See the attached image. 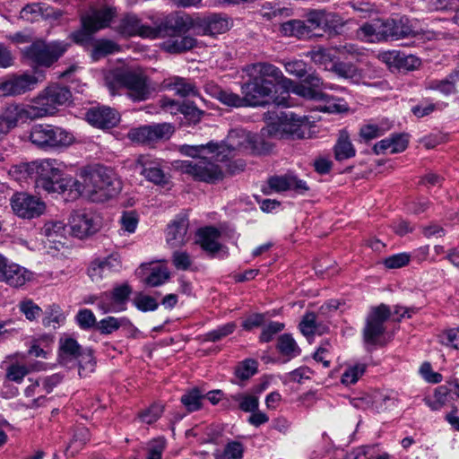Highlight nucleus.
I'll list each match as a JSON object with an SVG mask.
<instances>
[{
  "label": "nucleus",
  "instance_id": "nucleus-49",
  "mask_svg": "<svg viewBox=\"0 0 459 459\" xmlns=\"http://www.w3.org/2000/svg\"><path fill=\"white\" fill-rule=\"evenodd\" d=\"M180 114L184 116L188 125H196L201 121L204 112L198 108L194 102L185 100L182 101Z\"/></svg>",
  "mask_w": 459,
  "mask_h": 459
},
{
  "label": "nucleus",
  "instance_id": "nucleus-2",
  "mask_svg": "<svg viewBox=\"0 0 459 459\" xmlns=\"http://www.w3.org/2000/svg\"><path fill=\"white\" fill-rule=\"evenodd\" d=\"M244 71L249 76V81L242 85L241 93L247 106H264L269 103L277 84L283 82L287 86L292 83L278 67L270 63L247 65Z\"/></svg>",
  "mask_w": 459,
  "mask_h": 459
},
{
  "label": "nucleus",
  "instance_id": "nucleus-54",
  "mask_svg": "<svg viewBox=\"0 0 459 459\" xmlns=\"http://www.w3.org/2000/svg\"><path fill=\"white\" fill-rule=\"evenodd\" d=\"M236 329L235 323H227L225 325L218 326L204 334V340L206 342H218L222 338L230 335Z\"/></svg>",
  "mask_w": 459,
  "mask_h": 459
},
{
  "label": "nucleus",
  "instance_id": "nucleus-42",
  "mask_svg": "<svg viewBox=\"0 0 459 459\" xmlns=\"http://www.w3.org/2000/svg\"><path fill=\"white\" fill-rule=\"evenodd\" d=\"M119 51V46L112 40L100 39L92 44L91 57L94 61Z\"/></svg>",
  "mask_w": 459,
  "mask_h": 459
},
{
  "label": "nucleus",
  "instance_id": "nucleus-64",
  "mask_svg": "<svg viewBox=\"0 0 459 459\" xmlns=\"http://www.w3.org/2000/svg\"><path fill=\"white\" fill-rule=\"evenodd\" d=\"M75 319L78 325L84 330L90 329L96 325V317L93 312L87 308L79 310Z\"/></svg>",
  "mask_w": 459,
  "mask_h": 459
},
{
  "label": "nucleus",
  "instance_id": "nucleus-50",
  "mask_svg": "<svg viewBox=\"0 0 459 459\" xmlns=\"http://www.w3.org/2000/svg\"><path fill=\"white\" fill-rule=\"evenodd\" d=\"M169 272L164 266L152 267L150 274L145 278V283L151 287H158L164 284L169 279Z\"/></svg>",
  "mask_w": 459,
  "mask_h": 459
},
{
  "label": "nucleus",
  "instance_id": "nucleus-63",
  "mask_svg": "<svg viewBox=\"0 0 459 459\" xmlns=\"http://www.w3.org/2000/svg\"><path fill=\"white\" fill-rule=\"evenodd\" d=\"M20 311L28 320H34L41 314V308L31 299H25L19 303Z\"/></svg>",
  "mask_w": 459,
  "mask_h": 459
},
{
  "label": "nucleus",
  "instance_id": "nucleus-58",
  "mask_svg": "<svg viewBox=\"0 0 459 459\" xmlns=\"http://www.w3.org/2000/svg\"><path fill=\"white\" fill-rule=\"evenodd\" d=\"M307 56H310L315 64L324 66L325 70H331V66L333 63L328 50L325 48L311 50L308 52Z\"/></svg>",
  "mask_w": 459,
  "mask_h": 459
},
{
  "label": "nucleus",
  "instance_id": "nucleus-53",
  "mask_svg": "<svg viewBox=\"0 0 459 459\" xmlns=\"http://www.w3.org/2000/svg\"><path fill=\"white\" fill-rule=\"evenodd\" d=\"M459 79V72L450 74L447 78L441 81H433L430 83V88L433 90L439 91L445 95L455 93V82Z\"/></svg>",
  "mask_w": 459,
  "mask_h": 459
},
{
  "label": "nucleus",
  "instance_id": "nucleus-6",
  "mask_svg": "<svg viewBox=\"0 0 459 459\" xmlns=\"http://www.w3.org/2000/svg\"><path fill=\"white\" fill-rule=\"evenodd\" d=\"M267 117L264 130L273 137L302 139L310 133L312 125L306 116H299L290 111H281L279 114L268 112Z\"/></svg>",
  "mask_w": 459,
  "mask_h": 459
},
{
  "label": "nucleus",
  "instance_id": "nucleus-62",
  "mask_svg": "<svg viewBox=\"0 0 459 459\" xmlns=\"http://www.w3.org/2000/svg\"><path fill=\"white\" fill-rule=\"evenodd\" d=\"M332 345L328 341L324 342L314 354V359L321 362L325 368H329L331 364Z\"/></svg>",
  "mask_w": 459,
  "mask_h": 459
},
{
  "label": "nucleus",
  "instance_id": "nucleus-27",
  "mask_svg": "<svg viewBox=\"0 0 459 459\" xmlns=\"http://www.w3.org/2000/svg\"><path fill=\"white\" fill-rule=\"evenodd\" d=\"M4 273V275L2 282H5L6 284L15 288L23 286L32 277L31 273L26 268L9 260L7 261Z\"/></svg>",
  "mask_w": 459,
  "mask_h": 459
},
{
  "label": "nucleus",
  "instance_id": "nucleus-34",
  "mask_svg": "<svg viewBox=\"0 0 459 459\" xmlns=\"http://www.w3.org/2000/svg\"><path fill=\"white\" fill-rule=\"evenodd\" d=\"M356 154V150L351 143L346 131H342L334 145V156L339 161L351 159Z\"/></svg>",
  "mask_w": 459,
  "mask_h": 459
},
{
  "label": "nucleus",
  "instance_id": "nucleus-61",
  "mask_svg": "<svg viewBox=\"0 0 459 459\" xmlns=\"http://www.w3.org/2000/svg\"><path fill=\"white\" fill-rule=\"evenodd\" d=\"M163 412V406L160 404L154 403L148 409L139 413L138 417L140 420L146 424H152L157 421Z\"/></svg>",
  "mask_w": 459,
  "mask_h": 459
},
{
  "label": "nucleus",
  "instance_id": "nucleus-44",
  "mask_svg": "<svg viewBox=\"0 0 459 459\" xmlns=\"http://www.w3.org/2000/svg\"><path fill=\"white\" fill-rule=\"evenodd\" d=\"M391 128V124L387 121L379 124H368L360 128L359 134L366 140L370 141L383 135Z\"/></svg>",
  "mask_w": 459,
  "mask_h": 459
},
{
  "label": "nucleus",
  "instance_id": "nucleus-36",
  "mask_svg": "<svg viewBox=\"0 0 459 459\" xmlns=\"http://www.w3.org/2000/svg\"><path fill=\"white\" fill-rule=\"evenodd\" d=\"M171 39L163 43V48L169 53H180L192 49L195 46V39L189 36L170 37Z\"/></svg>",
  "mask_w": 459,
  "mask_h": 459
},
{
  "label": "nucleus",
  "instance_id": "nucleus-37",
  "mask_svg": "<svg viewBox=\"0 0 459 459\" xmlns=\"http://www.w3.org/2000/svg\"><path fill=\"white\" fill-rule=\"evenodd\" d=\"M89 302L95 303L98 309L101 311L102 314L122 312L121 307L115 299H113V296L110 292H103L99 296H93Z\"/></svg>",
  "mask_w": 459,
  "mask_h": 459
},
{
  "label": "nucleus",
  "instance_id": "nucleus-22",
  "mask_svg": "<svg viewBox=\"0 0 459 459\" xmlns=\"http://www.w3.org/2000/svg\"><path fill=\"white\" fill-rule=\"evenodd\" d=\"M87 121L98 128H111L120 120L119 113L107 106L92 108L86 113Z\"/></svg>",
  "mask_w": 459,
  "mask_h": 459
},
{
  "label": "nucleus",
  "instance_id": "nucleus-31",
  "mask_svg": "<svg viewBox=\"0 0 459 459\" xmlns=\"http://www.w3.org/2000/svg\"><path fill=\"white\" fill-rule=\"evenodd\" d=\"M231 25L225 15L213 13L204 17L201 22V28L205 35L215 36L225 33Z\"/></svg>",
  "mask_w": 459,
  "mask_h": 459
},
{
  "label": "nucleus",
  "instance_id": "nucleus-52",
  "mask_svg": "<svg viewBox=\"0 0 459 459\" xmlns=\"http://www.w3.org/2000/svg\"><path fill=\"white\" fill-rule=\"evenodd\" d=\"M277 347L280 352L285 356L296 357L300 353L298 344L290 334L281 335L278 340Z\"/></svg>",
  "mask_w": 459,
  "mask_h": 459
},
{
  "label": "nucleus",
  "instance_id": "nucleus-33",
  "mask_svg": "<svg viewBox=\"0 0 459 459\" xmlns=\"http://www.w3.org/2000/svg\"><path fill=\"white\" fill-rule=\"evenodd\" d=\"M280 31L285 37H294L298 39H307L312 37L304 20L291 19L284 22L281 24Z\"/></svg>",
  "mask_w": 459,
  "mask_h": 459
},
{
  "label": "nucleus",
  "instance_id": "nucleus-51",
  "mask_svg": "<svg viewBox=\"0 0 459 459\" xmlns=\"http://www.w3.org/2000/svg\"><path fill=\"white\" fill-rule=\"evenodd\" d=\"M90 440L89 429L83 426H78L74 430L73 439L67 447L71 454H76Z\"/></svg>",
  "mask_w": 459,
  "mask_h": 459
},
{
  "label": "nucleus",
  "instance_id": "nucleus-57",
  "mask_svg": "<svg viewBox=\"0 0 459 459\" xmlns=\"http://www.w3.org/2000/svg\"><path fill=\"white\" fill-rule=\"evenodd\" d=\"M202 398L203 396L200 394V391L196 388H194L182 395L181 403L188 411H195L201 408Z\"/></svg>",
  "mask_w": 459,
  "mask_h": 459
},
{
  "label": "nucleus",
  "instance_id": "nucleus-17",
  "mask_svg": "<svg viewBox=\"0 0 459 459\" xmlns=\"http://www.w3.org/2000/svg\"><path fill=\"white\" fill-rule=\"evenodd\" d=\"M304 18L312 36L313 31L316 29H322L325 31H336L338 28L342 26L339 15L328 13L324 9H309L304 14Z\"/></svg>",
  "mask_w": 459,
  "mask_h": 459
},
{
  "label": "nucleus",
  "instance_id": "nucleus-1",
  "mask_svg": "<svg viewBox=\"0 0 459 459\" xmlns=\"http://www.w3.org/2000/svg\"><path fill=\"white\" fill-rule=\"evenodd\" d=\"M250 144L249 135L245 131H231L225 143L221 144L209 142L206 144L178 147L181 154L194 158V160H178L176 169L196 181L213 184L221 180L225 173L233 175L244 170L245 162L232 160L237 152L247 149Z\"/></svg>",
  "mask_w": 459,
  "mask_h": 459
},
{
  "label": "nucleus",
  "instance_id": "nucleus-19",
  "mask_svg": "<svg viewBox=\"0 0 459 459\" xmlns=\"http://www.w3.org/2000/svg\"><path fill=\"white\" fill-rule=\"evenodd\" d=\"M38 82V78L28 73L13 74L0 82V97L22 95L32 91Z\"/></svg>",
  "mask_w": 459,
  "mask_h": 459
},
{
  "label": "nucleus",
  "instance_id": "nucleus-16",
  "mask_svg": "<svg viewBox=\"0 0 459 459\" xmlns=\"http://www.w3.org/2000/svg\"><path fill=\"white\" fill-rule=\"evenodd\" d=\"M173 132L174 127L171 124L161 123L133 128L127 136L133 142L150 144L159 140L169 139Z\"/></svg>",
  "mask_w": 459,
  "mask_h": 459
},
{
  "label": "nucleus",
  "instance_id": "nucleus-40",
  "mask_svg": "<svg viewBox=\"0 0 459 459\" xmlns=\"http://www.w3.org/2000/svg\"><path fill=\"white\" fill-rule=\"evenodd\" d=\"M244 445L240 441H229L223 450H217L214 453L215 459H242L244 455Z\"/></svg>",
  "mask_w": 459,
  "mask_h": 459
},
{
  "label": "nucleus",
  "instance_id": "nucleus-14",
  "mask_svg": "<svg viewBox=\"0 0 459 459\" xmlns=\"http://www.w3.org/2000/svg\"><path fill=\"white\" fill-rule=\"evenodd\" d=\"M122 259L119 254L112 253L106 257H97L91 261L87 274L94 282H100L113 273L122 270Z\"/></svg>",
  "mask_w": 459,
  "mask_h": 459
},
{
  "label": "nucleus",
  "instance_id": "nucleus-30",
  "mask_svg": "<svg viewBox=\"0 0 459 459\" xmlns=\"http://www.w3.org/2000/svg\"><path fill=\"white\" fill-rule=\"evenodd\" d=\"M162 86L166 90L174 91L176 95L182 98L198 95V90L195 83L183 77L173 76L165 79Z\"/></svg>",
  "mask_w": 459,
  "mask_h": 459
},
{
  "label": "nucleus",
  "instance_id": "nucleus-13",
  "mask_svg": "<svg viewBox=\"0 0 459 459\" xmlns=\"http://www.w3.org/2000/svg\"><path fill=\"white\" fill-rule=\"evenodd\" d=\"M191 27V20L186 15L171 13L159 22H154L152 29H147L149 39L176 37L186 32Z\"/></svg>",
  "mask_w": 459,
  "mask_h": 459
},
{
  "label": "nucleus",
  "instance_id": "nucleus-45",
  "mask_svg": "<svg viewBox=\"0 0 459 459\" xmlns=\"http://www.w3.org/2000/svg\"><path fill=\"white\" fill-rule=\"evenodd\" d=\"M65 232V226L60 221H47L41 229V233L52 242H59V238H63Z\"/></svg>",
  "mask_w": 459,
  "mask_h": 459
},
{
  "label": "nucleus",
  "instance_id": "nucleus-59",
  "mask_svg": "<svg viewBox=\"0 0 459 459\" xmlns=\"http://www.w3.org/2000/svg\"><path fill=\"white\" fill-rule=\"evenodd\" d=\"M217 99L224 105L240 108L247 106L245 100V97H240L239 95L227 91H220L217 95Z\"/></svg>",
  "mask_w": 459,
  "mask_h": 459
},
{
  "label": "nucleus",
  "instance_id": "nucleus-15",
  "mask_svg": "<svg viewBox=\"0 0 459 459\" xmlns=\"http://www.w3.org/2000/svg\"><path fill=\"white\" fill-rule=\"evenodd\" d=\"M12 209L16 215L33 219L43 214L46 204L39 197L27 193H16L11 199Z\"/></svg>",
  "mask_w": 459,
  "mask_h": 459
},
{
  "label": "nucleus",
  "instance_id": "nucleus-4",
  "mask_svg": "<svg viewBox=\"0 0 459 459\" xmlns=\"http://www.w3.org/2000/svg\"><path fill=\"white\" fill-rule=\"evenodd\" d=\"M80 176L82 181L79 180V197L83 195L92 202H105L120 191V182L105 167L84 169Z\"/></svg>",
  "mask_w": 459,
  "mask_h": 459
},
{
  "label": "nucleus",
  "instance_id": "nucleus-10",
  "mask_svg": "<svg viewBox=\"0 0 459 459\" xmlns=\"http://www.w3.org/2000/svg\"><path fill=\"white\" fill-rule=\"evenodd\" d=\"M70 44L65 41L36 40L24 49L25 57L38 66L50 67L68 49Z\"/></svg>",
  "mask_w": 459,
  "mask_h": 459
},
{
  "label": "nucleus",
  "instance_id": "nucleus-38",
  "mask_svg": "<svg viewBox=\"0 0 459 459\" xmlns=\"http://www.w3.org/2000/svg\"><path fill=\"white\" fill-rule=\"evenodd\" d=\"M130 325V320L125 316H107L97 324V328L102 334H110L120 327H128Z\"/></svg>",
  "mask_w": 459,
  "mask_h": 459
},
{
  "label": "nucleus",
  "instance_id": "nucleus-23",
  "mask_svg": "<svg viewBox=\"0 0 459 459\" xmlns=\"http://www.w3.org/2000/svg\"><path fill=\"white\" fill-rule=\"evenodd\" d=\"M188 220L186 216L175 219L167 229L166 241L172 247H179L188 240Z\"/></svg>",
  "mask_w": 459,
  "mask_h": 459
},
{
  "label": "nucleus",
  "instance_id": "nucleus-12",
  "mask_svg": "<svg viewBox=\"0 0 459 459\" xmlns=\"http://www.w3.org/2000/svg\"><path fill=\"white\" fill-rule=\"evenodd\" d=\"M59 350L62 359H74V365H78L81 377L93 370L95 363L91 350H82L75 339L72 337L61 338Z\"/></svg>",
  "mask_w": 459,
  "mask_h": 459
},
{
  "label": "nucleus",
  "instance_id": "nucleus-8",
  "mask_svg": "<svg viewBox=\"0 0 459 459\" xmlns=\"http://www.w3.org/2000/svg\"><path fill=\"white\" fill-rule=\"evenodd\" d=\"M117 14V9L112 6H103L92 9L82 18V29L72 34L73 40L79 45L88 47L94 42L92 35L100 30L109 26Z\"/></svg>",
  "mask_w": 459,
  "mask_h": 459
},
{
  "label": "nucleus",
  "instance_id": "nucleus-18",
  "mask_svg": "<svg viewBox=\"0 0 459 459\" xmlns=\"http://www.w3.org/2000/svg\"><path fill=\"white\" fill-rule=\"evenodd\" d=\"M135 168L146 180L164 186L168 183V177L162 169V160L149 154L140 155L135 161Z\"/></svg>",
  "mask_w": 459,
  "mask_h": 459
},
{
  "label": "nucleus",
  "instance_id": "nucleus-41",
  "mask_svg": "<svg viewBox=\"0 0 459 459\" xmlns=\"http://www.w3.org/2000/svg\"><path fill=\"white\" fill-rule=\"evenodd\" d=\"M331 70L333 71L338 76L351 80L352 82H359L361 79L359 71L354 65L351 63H334L332 65Z\"/></svg>",
  "mask_w": 459,
  "mask_h": 459
},
{
  "label": "nucleus",
  "instance_id": "nucleus-7",
  "mask_svg": "<svg viewBox=\"0 0 459 459\" xmlns=\"http://www.w3.org/2000/svg\"><path fill=\"white\" fill-rule=\"evenodd\" d=\"M71 97V91L67 87L53 83L33 98L31 104H23V108L30 120H35L53 115L58 107L65 105Z\"/></svg>",
  "mask_w": 459,
  "mask_h": 459
},
{
  "label": "nucleus",
  "instance_id": "nucleus-56",
  "mask_svg": "<svg viewBox=\"0 0 459 459\" xmlns=\"http://www.w3.org/2000/svg\"><path fill=\"white\" fill-rule=\"evenodd\" d=\"M110 293L122 311H125L126 309V303L132 293V288L127 283H123L115 287Z\"/></svg>",
  "mask_w": 459,
  "mask_h": 459
},
{
  "label": "nucleus",
  "instance_id": "nucleus-11",
  "mask_svg": "<svg viewBox=\"0 0 459 459\" xmlns=\"http://www.w3.org/2000/svg\"><path fill=\"white\" fill-rule=\"evenodd\" d=\"M391 316L388 306L381 304L370 309L363 328V340L368 346L385 344V322Z\"/></svg>",
  "mask_w": 459,
  "mask_h": 459
},
{
  "label": "nucleus",
  "instance_id": "nucleus-21",
  "mask_svg": "<svg viewBox=\"0 0 459 459\" xmlns=\"http://www.w3.org/2000/svg\"><path fill=\"white\" fill-rule=\"evenodd\" d=\"M72 234L78 238H84L96 233L100 229L97 217L83 211L74 212L69 219Z\"/></svg>",
  "mask_w": 459,
  "mask_h": 459
},
{
  "label": "nucleus",
  "instance_id": "nucleus-25",
  "mask_svg": "<svg viewBox=\"0 0 459 459\" xmlns=\"http://www.w3.org/2000/svg\"><path fill=\"white\" fill-rule=\"evenodd\" d=\"M268 185L275 192L294 190L299 194H304L308 190L307 183L292 175L274 176L268 179Z\"/></svg>",
  "mask_w": 459,
  "mask_h": 459
},
{
  "label": "nucleus",
  "instance_id": "nucleus-60",
  "mask_svg": "<svg viewBox=\"0 0 459 459\" xmlns=\"http://www.w3.org/2000/svg\"><path fill=\"white\" fill-rule=\"evenodd\" d=\"M134 303L135 307L143 312L154 311L159 307V303L153 297L143 293H139L135 296Z\"/></svg>",
  "mask_w": 459,
  "mask_h": 459
},
{
  "label": "nucleus",
  "instance_id": "nucleus-46",
  "mask_svg": "<svg viewBox=\"0 0 459 459\" xmlns=\"http://www.w3.org/2000/svg\"><path fill=\"white\" fill-rule=\"evenodd\" d=\"M320 324L316 321L315 313H306L299 323L300 332L307 337L316 333L323 334L324 330H319Z\"/></svg>",
  "mask_w": 459,
  "mask_h": 459
},
{
  "label": "nucleus",
  "instance_id": "nucleus-29",
  "mask_svg": "<svg viewBox=\"0 0 459 459\" xmlns=\"http://www.w3.org/2000/svg\"><path fill=\"white\" fill-rule=\"evenodd\" d=\"M408 136L404 134H394L391 137L377 142L373 151L376 154H383L388 152L391 154L403 152L408 146Z\"/></svg>",
  "mask_w": 459,
  "mask_h": 459
},
{
  "label": "nucleus",
  "instance_id": "nucleus-3",
  "mask_svg": "<svg viewBox=\"0 0 459 459\" xmlns=\"http://www.w3.org/2000/svg\"><path fill=\"white\" fill-rule=\"evenodd\" d=\"M34 179L38 187L48 193H56L66 201L79 198V180L63 177L65 166L55 159L35 160Z\"/></svg>",
  "mask_w": 459,
  "mask_h": 459
},
{
  "label": "nucleus",
  "instance_id": "nucleus-47",
  "mask_svg": "<svg viewBox=\"0 0 459 459\" xmlns=\"http://www.w3.org/2000/svg\"><path fill=\"white\" fill-rule=\"evenodd\" d=\"M448 388L445 385H440L435 389L432 397H428L425 399V403L432 411H439L446 405V402L448 401Z\"/></svg>",
  "mask_w": 459,
  "mask_h": 459
},
{
  "label": "nucleus",
  "instance_id": "nucleus-32",
  "mask_svg": "<svg viewBox=\"0 0 459 459\" xmlns=\"http://www.w3.org/2000/svg\"><path fill=\"white\" fill-rule=\"evenodd\" d=\"M221 232L214 227L200 229L197 232V243L201 247L210 254L220 251L221 245L219 243Z\"/></svg>",
  "mask_w": 459,
  "mask_h": 459
},
{
  "label": "nucleus",
  "instance_id": "nucleus-20",
  "mask_svg": "<svg viewBox=\"0 0 459 459\" xmlns=\"http://www.w3.org/2000/svg\"><path fill=\"white\" fill-rule=\"evenodd\" d=\"M27 120H30V117L23 104L7 105L0 113V142L17 127L19 123H25Z\"/></svg>",
  "mask_w": 459,
  "mask_h": 459
},
{
  "label": "nucleus",
  "instance_id": "nucleus-55",
  "mask_svg": "<svg viewBox=\"0 0 459 459\" xmlns=\"http://www.w3.org/2000/svg\"><path fill=\"white\" fill-rule=\"evenodd\" d=\"M257 371V362L247 359L240 362L235 368V375L241 380H246L254 376Z\"/></svg>",
  "mask_w": 459,
  "mask_h": 459
},
{
  "label": "nucleus",
  "instance_id": "nucleus-24",
  "mask_svg": "<svg viewBox=\"0 0 459 459\" xmlns=\"http://www.w3.org/2000/svg\"><path fill=\"white\" fill-rule=\"evenodd\" d=\"M357 36L361 40L375 43L388 39L386 34L385 21L374 20L360 26L357 30Z\"/></svg>",
  "mask_w": 459,
  "mask_h": 459
},
{
  "label": "nucleus",
  "instance_id": "nucleus-43",
  "mask_svg": "<svg viewBox=\"0 0 459 459\" xmlns=\"http://www.w3.org/2000/svg\"><path fill=\"white\" fill-rule=\"evenodd\" d=\"M322 98L317 100L323 101L320 110L328 113H342L348 109L347 104L343 100L334 98L329 94L323 92Z\"/></svg>",
  "mask_w": 459,
  "mask_h": 459
},
{
  "label": "nucleus",
  "instance_id": "nucleus-28",
  "mask_svg": "<svg viewBox=\"0 0 459 459\" xmlns=\"http://www.w3.org/2000/svg\"><path fill=\"white\" fill-rule=\"evenodd\" d=\"M147 29H152V26L142 24L140 20L133 14H127L120 20L119 24L116 30L118 33L126 37L141 36L143 38H149Z\"/></svg>",
  "mask_w": 459,
  "mask_h": 459
},
{
  "label": "nucleus",
  "instance_id": "nucleus-48",
  "mask_svg": "<svg viewBox=\"0 0 459 459\" xmlns=\"http://www.w3.org/2000/svg\"><path fill=\"white\" fill-rule=\"evenodd\" d=\"M367 368L364 363H357L352 366H348L342 375L341 382L345 385H354L361 377Z\"/></svg>",
  "mask_w": 459,
  "mask_h": 459
},
{
  "label": "nucleus",
  "instance_id": "nucleus-9",
  "mask_svg": "<svg viewBox=\"0 0 459 459\" xmlns=\"http://www.w3.org/2000/svg\"><path fill=\"white\" fill-rule=\"evenodd\" d=\"M32 144L42 150L66 147L73 143L74 135L65 129L48 124H36L30 131Z\"/></svg>",
  "mask_w": 459,
  "mask_h": 459
},
{
  "label": "nucleus",
  "instance_id": "nucleus-26",
  "mask_svg": "<svg viewBox=\"0 0 459 459\" xmlns=\"http://www.w3.org/2000/svg\"><path fill=\"white\" fill-rule=\"evenodd\" d=\"M385 25L388 39L397 40L410 36H415L418 33L412 22L407 17H402L399 20H385Z\"/></svg>",
  "mask_w": 459,
  "mask_h": 459
},
{
  "label": "nucleus",
  "instance_id": "nucleus-39",
  "mask_svg": "<svg viewBox=\"0 0 459 459\" xmlns=\"http://www.w3.org/2000/svg\"><path fill=\"white\" fill-rule=\"evenodd\" d=\"M230 401L238 403V409L245 412H252L258 409V396L247 393H237L230 395Z\"/></svg>",
  "mask_w": 459,
  "mask_h": 459
},
{
  "label": "nucleus",
  "instance_id": "nucleus-35",
  "mask_svg": "<svg viewBox=\"0 0 459 459\" xmlns=\"http://www.w3.org/2000/svg\"><path fill=\"white\" fill-rule=\"evenodd\" d=\"M35 161L21 162L10 166H2L1 168L6 170L11 178L15 180H23L29 178H34Z\"/></svg>",
  "mask_w": 459,
  "mask_h": 459
},
{
  "label": "nucleus",
  "instance_id": "nucleus-5",
  "mask_svg": "<svg viewBox=\"0 0 459 459\" xmlns=\"http://www.w3.org/2000/svg\"><path fill=\"white\" fill-rule=\"evenodd\" d=\"M105 83L110 93L126 88L134 101H143L150 98L153 91L149 78L140 70L116 69L105 75Z\"/></svg>",
  "mask_w": 459,
  "mask_h": 459
}]
</instances>
